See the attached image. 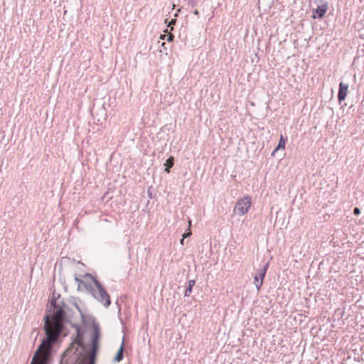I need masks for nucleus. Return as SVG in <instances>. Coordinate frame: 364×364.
Returning a JSON list of instances; mask_svg holds the SVG:
<instances>
[{
	"instance_id": "nucleus-19",
	"label": "nucleus",
	"mask_w": 364,
	"mask_h": 364,
	"mask_svg": "<svg viewBox=\"0 0 364 364\" xmlns=\"http://www.w3.org/2000/svg\"><path fill=\"white\" fill-rule=\"evenodd\" d=\"M77 347H76V349H75V352L73 353V354H75L74 358H77L78 357L79 354H81V353H77Z\"/></svg>"
},
{
	"instance_id": "nucleus-14",
	"label": "nucleus",
	"mask_w": 364,
	"mask_h": 364,
	"mask_svg": "<svg viewBox=\"0 0 364 364\" xmlns=\"http://www.w3.org/2000/svg\"><path fill=\"white\" fill-rule=\"evenodd\" d=\"M285 143H286V139L283 136V135L280 136L279 141L278 143L277 146L275 148V149L273 151V154L279 150V149L282 148L284 149L285 147Z\"/></svg>"
},
{
	"instance_id": "nucleus-21",
	"label": "nucleus",
	"mask_w": 364,
	"mask_h": 364,
	"mask_svg": "<svg viewBox=\"0 0 364 364\" xmlns=\"http://www.w3.org/2000/svg\"><path fill=\"white\" fill-rule=\"evenodd\" d=\"M176 23V20L175 19H172L171 20V21L168 23V26H171V25L174 24Z\"/></svg>"
},
{
	"instance_id": "nucleus-1",
	"label": "nucleus",
	"mask_w": 364,
	"mask_h": 364,
	"mask_svg": "<svg viewBox=\"0 0 364 364\" xmlns=\"http://www.w3.org/2000/svg\"><path fill=\"white\" fill-rule=\"evenodd\" d=\"M55 309L56 311L53 315L51 321H50L49 315H46L44 318L46 338L43 339L36 351L33 358V363L36 361V358L40 353L47 352L48 355H50L53 344L58 340L63 331L65 313L63 308L59 307V306Z\"/></svg>"
},
{
	"instance_id": "nucleus-9",
	"label": "nucleus",
	"mask_w": 364,
	"mask_h": 364,
	"mask_svg": "<svg viewBox=\"0 0 364 364\" xmlns=\"http://www.w3.org/2000/svg\"><path fill=\"white\" fill-rule=\"evenodd\" d=\"M124 358V341H122L119 349L118 350L117 355L114 358V361L119 362Z\"/></svg>"
},
{
	"instance_id": "nucleus-3",
	"label": "nucleus",
	"mask_w": 364,
	"mask_h": 364,
	"mask_svg": "<svg viewBox=\"0 0 364 364\" xmlns=\"http://www.w3.org/2000/svg\"><path fill=\"white\" fill-rule=\"evenodd\" d=\"M252 204V198L250 196H245L237 200L233 211L235 214L242 216L247 213Z\"/></svg>"
},
{
	"instance_id": "nucleus-2",
	"label": "nucleus",
	"mask_w": 364,
	"mask_h": 364,
	"mask_svg": "<svg viewBox=\"0 0 364 364\" xmlns=\"http://www.w3.org/2000/svg\"><path fill=\"white\" fill-rule=\"evenodd\" d=\"M84 279L82 280L75 277L77 283V289L87 291L105 307H108L111 304L110 298L100 283L89 274H85Z\"/></svg>"
},
{
	"instance_id": "nucleus-11",
	"label": "nucleus",
	"mask_w": 364,
	"mask_h": 364,
	"mask_svg": "<svg viewBox=\"0 0 364 364\" xmlns=\"http://www.w3.org/2000/svg\"><path fill=\"white\" fill-rule=\"evenodd\" d=\"M195 283H196V282L193 279H191V280L188 281V287L186 289L185 293H184V296H190V294L192 292V288L195 285Z\"/></svg>"
},
{
	"instance_id": "nucleus-6",
	"label": "nucleus",
	"mask_w": 364,
	"mask_h": 364,
	"mask_svg": "<svg viewBox=\"0 0 364 364\" xmlns=\"http://www.w3.org/2000/svg\"><path fill=\"white\" fill-rule=\"evenodd\" d=\"M348 85L343 82L339 84V90L338 94V99L339 102H341L346 99L348 93Z\"/></svg>"
},
{
	"instance_id": "nucleus-16",
	"label": "nucleus",
	"mask_w": 364,
	"mask_h": 364,
	"mask_svg": "<svg viewBox=\"0 0 364 364\" xmlns=\"http://www.w3.org/2000/svg\"><path fill=\"white\" fill-rule=\"evenodd\" d=\"M360 208L355 207L354 209H353V214L355 215H360Z\"/></svg>"
},
{
	"instance_id": "nucleus-10",
	"label": "nucleus",
	"mask_w": 364,
	"mask_h": 364,
	"mask_svg": "<svg viewBox=\"0 0 364 364\" xmlns=\"http://www.w3.org/2000/svg\"><path fill=\"white\" fill-rule=\"evenodd\" d=\"M268 267H269V263H266L263 267L262 268H261L259 271H258V274L257 276L259 277V279H262L263 280L264 278V276L266 274V272H267V270L268 269Z\"/></svg>"
},
{
	"instance_id": "nucleus-23",
	"label": "nucleus",
	"mask_w": 364,
	"mask_h": 364,
	"mask_svg": "<svg viewBox=\"0 0 364 364\" xmlns=\"http://www.w3.org/2000/svg\"><path fill=\"white\" fill-rule=\"evenodd\" d=\"M183 240H184V238H182V239L181 240V245H183Z\"/></svg>"
},
{
	"instance_id": "nucleus-17",
	"label": "nucleus",
	"mask_w": 364,
	"mask_h": 364,
	"mask_svg": "<svg viewBox=\"0 0 364 364\" xmlns=\"http://www.w3.org/2000/svg\"><path fill=\"white\" fill-rule=\"evenodd\" d=\"M174 38V36L171 33H169L168 36H167V38L166 40L169 42L172 41Z\"/></svg>"
},
{
	"instance_id": "nucleus-12",
	"label": "nucleus",
	"mask_w": 364,
	"mask_h": 364,
	"mask_svg": "<svg viewBox=\"0 0 364 364\" xmlns=\"http://www.w3.org/2000/svg\"><path fill=\"white\" fill-rule=\"evenodd\" d=\"M59 297L60 296H58V298H56V296H54V294L53 295L50 301V310L49 311H51V309L53 308V310H55V309H56L58 306H59V303H58V300L59 299Z\"/></svg>"
},
{
	"instance_id": "nucleus-24",
	"label": "nucleus",
	"mask_w": 364,
	"mask_h": 364,
	"mask_svg": "<svg viewBox=\"0 0 364 364\" xmlns=\"http://www.w3.org/2000/svg\"><path fill=\"white\" fill-rule=\"evenodd\" d=\"M165 36H166L165 35L164 36H161V38L164 39Z\"/></svg>"
},
{
	"instance_id": "nucleus-22",
	"label": "nucleus",
	"mask_w": 364,
	"mask_h": 364,
	"mask_svg": "<svg viewBox=\"0 0 364 364\" xmlns=\"http://www.w3.org/2000/svg\"><path fill=\"white\" fill-rule=\"evenodd\" d=\"M193 14H194L195 15H196V16H198V15H199V12H198V10L194 11H193Z\"/></svg>"
},
{
	"instance_id": "nucleus-5",
	"label": "nucleus",
	"mask_w": 364,
	"mask_h": 364,
	"mask_svg": "<svg viewBox=\"0 0 364 364\" xmlns=\"http://www.w3.org/2000/svg\"><path fill=\"white\" fill-rule=\"evenodd\" d=\"M328 9L327 2H323L318 5L316 9H312V18H321L326 13Z\"/></svg>"
},
{
	"instance_id": "nucleus-4",
	"label": "nucleus",
	"mask_w": 364,
	"mask_h": 364,
	"mask_svg": "<svg viewBox=\"0 0 364 364\" xmlns=\"http://www.w3.org/2000/svg\"><path fill=\"white\" fill-rule=\"evenodd\" d=\"M98 331L95 330V335L92 339V349L87 355H84L81 361L82 364H95V353L97 348Z\"/></svg>"
},
{
	"instance_id": "nucleus-8",
	"label": "nucleus",
	"mask_w": 364,
	"mask_h": 364,
	"mask_svg": "<svg viewBox=\"0 0 364 364\" xmlns=\"http://www.w3.org/2000/svg\"><path fill=\"white\" fill-rule=\"evenodd\" d=\"M81 347L83 348V342L80 338H77L75 343H73L65 351V354L69 355L72 353L73 349L75 347V346Z\"/></svg>"
},
{
	"instance_id": "nucleus-20",
	"label": "nucleus",
	"mask_w": 364,
	"mask_h": 364,
	"mask_svg": "<svg viewBox=\"0 0 364 364\" xmlns=\"http://www.w3.org/2000/svg\"><path fill=\"white\" fill-rule=\"evenodd\" d=\"M190 5H191L193 7L196 6V2L194 0L190 1L189 2Z\"/></svg>"
},
{
	"instance_id": "nucleus-15",
	"label": "nucleus",
	"mask_w": 364,
	"mask_h": 364,
	"mask_svg": "<svg viewBox=\"0 0 364 364\" xmlns=\"http://www.w3.org/2000/svg\"><path fill=\"white\" fill-rule=\"evenodd\" d=\"M262 283H263V280L259 279L258 276H255L254 277V284H255L257 291L259 290Z\"/></svg>"
},
{
	"instance_id": "nucleus-13",
	"label": "nucleus",
	"mask_w": 364,
	"mask_h": 364,
	"mask_svg": "<svg viewBox=\"0 0 364 364\" xmlns=\"http://www.w3.org/2000/svg\"><path fill=\"white\" fill-rule=\"evenodd\" d=\"M173 156H170L166 161V163L164 164V166H166V168H165V171L166 173H169L170 172V168L171 167H173Z\"/></svg>"
},
{
	"instance_id": "nucleus-18",
	"label": "nucleus",
	"mask_w": 364,
	"mask_h": 364,
	"mask_svg": "<svg viewBox=\"0 0 364 364\" xmlns=\"http://www.w3.org/2000/svg\"><path fill=\"white\" fill-rule=\"evenodd\" d=\"M191 231H188V232H185V233L183 235V238H186V237H187L190 236V235H191Z\"/></svg>"
},
{
	"instance_id": "nucleus-7",
	"label": "nucleus",
	"mask_w": 364,
	"mask_h": 364,
	"mask_svg": "<svg viewBox=\"0 0 364 364\" xmlns=\"http://www.w3.org/2000/svg\"><path fill=\"white\" fill-rule=\"evenodd\" d=\"M50 355L47 353V352L40 353L38 356L36 358V361L31 364H48Z\"/></svg>"
}]
</instances>
